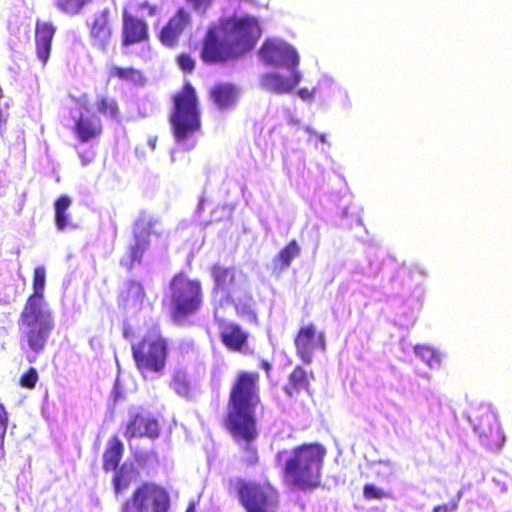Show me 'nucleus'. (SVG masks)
<instances>
[{
	"label": "nucleus",
	"instance_id": "obj_1",
	"mask_svg": "<svg viewBox=\"0 0 512 512\" xmlns=\"http://www.w3.org/2000/svg\"><path fill=\"white\" fill-rule=\"evenodd\" d=\"M261 34L259 22L254 17L222 19L209 26L203 36L200 59L207 65L239 60L255 47Z\"/></svg>",
	"mask_w": 512,
	"mask_h": 512
},
{
	"label": "nucleus",
	"instance_id": "obj_2",
	"mask_svg": "<svg viewBox=\"0 0 512 512\" xmlns=\"http://www.w3.org/2000/svg\"><path fill=\"white\" fill-rule=\"evenodd\" d=\"M260 375L255 371H240L231 385L224 425L238 444L250 449L258 438L256 407L260 404Z\"/></svg>",
	"mask_w": 512,
	"mask_h": 512
},
{
	"label": "nucleus",
	"instance_id": "obj_3",
	"mask_svg": "<svg viewBox=\"0 0 512 512\" xmlns=\"http://www.w3.org/2000/svg\"><path fill=\"white\" fill-rule=\"evenodd\" d=\"M325 455L326 450L319 443H302L295 446L283 464V483L302 491L319 487Z\"/></svg>",
	"mask_w": 512,
	"mask_h": 512
},
{
	"label": "nucleus",
	"instance_id": "obj_4",
	"mask_svg": "<svg viewBox=\"0 0 512 512\" xmlns=\"http://www.w3.org/2000/svg\"><path fill=\"white\" fill-rule=\"evenodd\" d=\"M168 288L167 301L163 300L162 305L174 324L184 325L203 306L202 282L198 278L190 277L185 271H179L170 279Z\"/></svg>",
	"mask_w": 512,
	"mask_h": 512
},
{
	"label": "nucleus",
	"instance_id": "obj_5",
	"mask_svg": "<svg viewBox=\"0 0 512 512\" xmlns=\"http://www.w3.org/2000/svg\"><path fill=\"white\" fill-rule=\"evenodd\" d=\"M173 107L169 117L172 133L177 142L189 140L201 130V116L195 88L186 83L172 97Z\"/></svg>",
	"mask_w": 512,
	"mask_h": 512
},
{
	"label": "nucleus",
	"instance_id": "obj_6",
	"mask_svg": "<svg viewBox=\"0 0 512 512\" xmlns=\"http://www.w3.org/2000/svg\"><path fill=\"white\" fill-rule=\"evenodd\" d=\"M54 328L53 313L49 309L23 308L18 318L22 348L35 354L43 352Z\"/></svg>",
	"mask_w": 512,
	"mask_h": 512
},
{
	"label": "nucleus",
	"instance_id": "obj_7",
	"mask_svg": "<svg viewBox=\"0 0 512 512\" xmlns=\"http://www.w3.org/2000/svg\"><path fill=\"white\" fill-rule=\"evenodd\" d=\"M167 355V341L160 335H145L132 346V356L141 374L162 373L166 366Z\"/></svg>",
	"mask_w": 512,
	"mask_h": 512
},
{
	"label": "nucleus",
	"instance_id": "obj_8",
	"mask_svg": "<svg viewBox=\"0 0 512 512\" xmlns=\"http://www.w3.org/2000/svg\"><path fill=\"white\" fill-rule=\"evenodd\" d=\"M170 496L159 484L144 481L125 500L121 512H168Z\"/></svg>",
	"mask_w": 512,
	"mask_h": 512
},
{
	"label": "nucleus",
	"instance_id": "obj_9",
	"mask_svg": "<svg viewBox=\"0 0 512 512\" xmlns=\"http://www.w3.org/2000/svg\"><path fill=\"white\" fill-rule=\"evenodd\" d=\"M467 418L481 443L489 450H498L505 442L496 414L486 405L472 406Z\"/></svg>",
	"mask_w": 512,
	"mask_h": 512
},
{
	"label": "nucleus",
	"instance_id": "obj_10",
	"mask_svg": "<svg viewBox=\"0 0 512 512\" xmlns=\"http://www.w3.org/2000/svg\"><path fill=\"white\" fill-rule=\"evenodd\" d=\"M237 493L246 512H267L278 499L276 488L269 482L238 480Z\"/></svg>",
	"mask_w": 512,
	"mask_h": 512
},
{
	"label": "nucleus",
	"instance_id": "obj_11",
	"mask_svg": "<svg viewBox=\"0 0 512 512\" xmlns=\"http://www.w3.org/2000/svg\"><path fill=\"white\" fill-rule=\"evenodd\" d=\"M258 54L265 64L275 67L294 70L299 64L297 51L292 46L279 40L267 39L262 44Z\"/></svg>",
	"mask_w": 512,
	"mask_h": 512
},
{
	"label": "nucleus",
	"instance_id": "obj_12",
	"mask_svg": "<svg viewBox=\"0 0 512 512\" xmlns=\"http://www.w3.org/2000/svg\"><path fill=\"white\" fill-rule=\"evenodd\" d=\"M294 345L296 354L302 362L310 364L316 350L324 351L326 349V336L311 322L299 328L294 338Z\"/></svg>",
	"mask_w": 512,
	"mask_h": 512
},
{
	"label": "nucleus",
	"instance_id": "obj_13",
	"mask_svg": "<svg viewBox=\"0 0 512 512\" xmlns=\"http://www.w3.org/2000/svg\"><path fill=\"white\" fill-rule=\"evenodd\" d=\"M123 434L127 440L144 437L156 439L160 435V425L158 420L148 413L133 412L124 425Z\"/></svg>",
	"mask_w": 512,
	"mask_h": 512
},
{
	"label": "nucleus",
	"instance_id": "obj_14",
	"mask_svg": "<svg viewBox=\"0 0 512 512\" xmlns=\"http://www.w3.org/2000/svg\"><path fill=\"white\" fill-rule=\"evenodd\" d=\"M92 45L104 50L113 36V19L111 10L104 8L97 11L87 22Z\"/></svg>",
	"mask_w": 512,
	"mask_h": 512
},
{
	"label": "nucleus",
	"instance_id": "obj_15",
	"mask_svg": "<svg viewBox=\"0 0 512 512\" xmlns=\"http://www.w3.org/2000/svg\"><path fill=\"white\" fill-rule=\"evenodd\" d=\"M190 24V13L184 7H179L160 30L159 41L168 48L176 47L184 30Z\"/></svg>",
	"mask_w": 512,
	"mask_h": 512
},
{
	"label": "nucleus",
	"instance_id": "obj_16",
	"mask_svg": "<svg viewBox=\"0 0 512 512\" xmlns=\"http://www.w3.org/2000/svg\"><path fill=\"white\" fill-rule=\"evenodd\" d=\"M149 39L148 23L137 16L124 11L122 16L121 43L123 46H132Z\"/></svg>",
	"mask_w": 512,
	"mask_h": 512
},
{
	"label": "nucleus",
	"instance_id": "obj_17",
	"mask_svg": "<svg viewBox=\"0 0 512 512\" xmlns=\"http://www.w3.org/2000/svg\"><path fill=\"white\" fill-rule=\"evenodd\" d=\"M56 33V27L52 22L36 20L35 23V50L38 59L46 65L51 54L52 41Z\"/></svg>",
	"mask_w": 512,
	"mask_h": 512
},
{
	"label": "nucleus",
	"instance_id": "obj_18",
	"mask_svg": "<svg viewBox=\"0 0 512 512\" xmlns=\"http://www.w3.org/2000/svg\"><path fill=\"white\" fill-rule=\"evenodd\" d=\"M291 74L288 77L282 76L278 73H266L260 79L261 87L271 93L285 94L291 92L300 82L301 75L294 69L290 70Z\"/></svg>",
	"mask_w": 512,
	"mask_h": 512
},
{
	"label": "nucleus",
	"instance_id": "obj_19",
	"mask_svg": "<svg viewBox=\"0 0 512 512\" xmlns=\"http://www.w3.org/2000/svg\"><path fill=\"white\" fill-rule=\"evenodd\" d=\"M219 335L229 351L242 353L248 347L249 334L236 323L222 325Z\"/></svg>",
	"mask_w": 512,
	"mask_h": 512
},
{
	"label": "nucleus",
	"instance_id": "obj_20",
	"mask_svg": "<svg viewBox=\"0 0 512 512\" xmlns=\"http://www.w3.org/2000/svg\"><path fill=\"white\" fill-rule=\"evenodd\" d=\"M240 91L233 83H218L211 87L208 96L220 110L233 109L238 101Z\"/></svg>",
	"mask_w": 512,
	"mask_h": 512
},
{
	"label": "nucleus",
	"instance_id": "obj_21",
	"mask_svg": "<svg viewBox=\"0 0 512 512\" xmlns=\"http://www.w3.org/2000/svg\"><path fill=\"white\" fill-rule=\"evenodd\" d=\"M213 279V293L226 294L230 297V292L236 285L237 271L234 267H225L221 264H214L210 269Z\"/></svg>",
	"mask_w": 512,
	"mask_h": 512
},
{
	"label": "nucleus",
	"instance_id": "obj_22",
	"mask_svg": "<svg viewBox=\"0 0 512 512\" xmlns=\"http://www.w3.org/2000/svg\"><path fill=\"white\" fill-rule=\"evenodd\" d=\"M73 131L80 142L87 143L98 139L103 127L98 117L81 114L75 121Z\"/></svg>",
	"mask_w": 512,
	"mask_h": 512
},
{
	"label": "nucleus",
	"instance_id": "obj_23",
	"mask_svg": "<svg viewBox=\"0 0 512 512\" xmlns=\"http://www.w3.org/2000/svg\"><path fill=\"white\" fill-rule=\"evenodd\" d=\"M45 284L46 270L43 266H38L33 271V293L28 296L23 308L48 309L44 300Z\"/></svg>",
	"mask_w": 512,
	"mask_h": 512
},
{
	"label": "nucleus",
	"instance_id": "obj_24",
	"mask_svg": "<svg viewBox=\"0 0 512 512\" xmlns=\"http://www.w3.org/2000/svg\"><path fill=\"white\" fill-rule=\"evenodd\" d=\"M311 379H313L312 372L308 373L302 366L296 365L290 372L283 391L289 397L296 396L301 390L309 391Z\"/></svg>",
	"mask_w": 512,
	"mask_h": 512
},
{
	"label": "nucleus",
	"instance_id": "obj_25",
	"mask_svg": "<svg viewBox=\"0 0 512 512\" xmlns=\"http://www.w3.org/2000/svg\"><path fill=\"white\" fill-rule=\"evenodd\" d=\"M124 454V445L118 436H112L103 453L102 468L105 472H111L120 468V462Z\"/></svg>",
	"mask_w": 512,
	"mask_h": 512
},
{
	"label": "nucleus",
	"instance_id": "obj_26",
	"mask_svg": "<svg viewBox=\"0 0 512 512\" xmlns=\"http://www.w3.org/2000/svg\"><path fill=\"white\" fill-rule=\"evenodd\" d=\"M301 254V246L296 239L290 240L273 258L274 269L278 272L286 271L292 261Z\"/></svg>",
	"mask_w": 512,
	"mask_h": 512
},
{
	"label": "nucleus",
	"instance_id": "obj_27",
	"mask_svg": "<svg viewBox=\"0 0 512 512\" xmlns=\"http://www.w3.org/2000/svg\"><path fill=\"white\" fill-rule=\"evenodd\" d=\"M146 296L144 286L136 280H128L117 296L118 305L127 307L130 303H142Z\"/></svg>",
	"mask_w": 512,
	"mask_h": 512
},
{
	"label": "nucleus",
	"instance_id": "obj_28",
	"mask_svg": "<svg viewBox=\"0 0 512 512\" xmlns=\"http://www.w3.org/2000/svg\"><path fill=\"white\" fill-rule=\"evenodd\" d=\"M72 200L68 195L59 196L54 203V219L58 230L64 231L68 227H76L71 223V216L68 210Z\"/></svg>",
	"mask_w": 512,
	"mask_h": 512
},
{
	"label": "nucleus",
	"instance_id": "obj_29",
	"mask_svg": "<svg viewBox=\"0 0 512 512\" xmlns=\"http://www.w3.org/2000/svg\"><path fill=\"white\" fill-rule=\"evenodd\" d=\"M113 471L115 473L112 478V485L115 494L119 495L130 488L136 479L137 471L132 466H127L126 464Z\"/></svg>",
	"mask_w": 512,
	"mask_h": 512
},
{
	"label": "nucleus",
	"instance_id": "obj_30",
	"mask_svg": "<svg viewBox=\"0 0 512 512\" xmlns=\"http://www.w3.org/2000/svg\"><path fill=\"white\" fill-rule=\"evenodd\" d=\"M150 246L149 235L142 236L135 234L134 243L128 248V262H123L127 268H132L136 263H141L145 252Z\"/></svg>",
	"mask_w": 512,
	"mask_h": 512
},
{
	"label": "nucleus",
	"instance_id": "obj_31",
	"mask_svg": "<svg viewBox=\"0 0 512 512\" xmlns=\"http://www.w3.org/2000/svg\"><path fill=\"white\" fill-rule=\"evenodd\" d=\"M109 78L130 82L134 85H142L145 82L144 74L134 67L113 66L109 72Z\"/></svg>",
	"mask_w": 512,
	"mask_h": 512
},
{
	"label": "nucleus",
	"instance_id": "obj_32",
	"mask_svg": "<svg viewBox=\"0 0 512 512\" xmlns=\"http://www.w3.org/2000/svg\"><path fill=\"white\" fill-rule=\"evenodd\" d=\"M93 0H54L56 9L67 16H76L90 5Z\"/></svg>",
	"mask_w": 512,
	"mask_h": 512
},
{
	"label": "nucleus",
	"instance_id": "obj_33",
	"mask_svg": "<svg viewBox=\"0 0 512 512\" xmlns=\"http://www.w3.org/2000/svg\"><path fill=\"white\" fill-rule=\"evenodd\" d=\"M170 387L180 396L191 397L192 387L187 373L176 371L170 382Z\"/></svg>",
	"mask_w": 512,
	"mask_h": 512
},
{
	"label": "nucleus",
	"instance_id": "obj_34",
	"mask_svg": "<svg viewBox=\"0 0 512 512\" xmlns=\"http://www.w3.org/2000/svg\"><path fill=\"white\" fill-rule=\"evenodd\" d=\"M239 317H246L250 320L256 319V313L253 310V296L246 293L243 298L231 300Z\"/></svg>",
	"mask_w": 512,
	"mask_h": 512
},
{
	"label": "nucleus",
	"instance_id": "obj_35",
	"mask_svg": "<svg viewBox=\"0 0 512 512\" xmlns=\"http://www.w3.org/2000/svg\"><path fill=\"white\" fill-rule=\"evenodd\" d=\"M96 108L99 113L110 118L119 116V106L114 98L101 96L96 101Z\"/></svg>",
	"mask_w": 512,
	"mask_h": 512
},
{
	"label": "nucleus",
	"instance_id": "obj_36",
	"mask_svg": "<svg viewBox=\"0 0 512 512\" xmlns=\"http://www.w3.org/2000/svg\"><path fill=\"white\" fill-rule=\"evenodd\" d=\"M414 352L419 356L430 368H434L440 365V355L430 346L427 345H416Z\"/></svg>",
	"mask_w": 512,
	"mask_h": 512
},
{
	"label": "nucleus",
	"instance_id": "obj_37",
	"mask_svg": "<svg viewBox=\"0 0 512 512\" xmlns=\"http://www.w3.org/2000/svg\"><path fill=\"white\" fill-rule=\"evenodd\" d=\"M9 425V414L4 406V404L0 401V459L5 457V437L7 434Z\"/></svg>",
	"mask_w": 512,
	"mask_h": 512
},
{
	"label": "nucleus",
	"instance_id": "obj_38",
	"mask_svg": "<svg viewBox=\"0 0 512 512\" xmlns=\"http://www.w3.org/2000/svg\"><path fill=\"white\" fill-rule=\"evenodd\" d=\"M363 496L366 500H382L385 498H392V494L384 491L383 489L373 485L365 484L363 486Z\"/></svg>",
	"mask_w": 512,
	"mask_h": 512
},
{
	"label": "nucleus",
	"instance_id": "obj_39",
	"mask_svg": "<svg viewBox=\"0 0 512 512\" xmlns=\"http://www.w3.org/2000/svg\"><path fill=\"white\" fill-rule=\"evenodd\" d=\"M39 380V375L34 367L28 368L19 378V385L26 389H33Z\"/></svg>",
	"mask_w": 512,
	"mask_h": 512
},
{
	"label": "nucleus",
	"instance_id": "obj_40",
	"mask_svg": "<svg viewBox=\"0 0 512 512\" xmlns=\"http://www.w3.org/2000/svg\"><path fill=\"white\" fill-rule=\"evenodd\" d=\"M175 61L180 68L181 71L187 74H191L195 69V60L194 58L185 52L179 53Z\"/></svg>",
	"mask_w": 512,
	"mask_h": 512
},
{
	"label": "nucleus",
	"instance_id": "obj_41",
	"mask_svg": "<svg viewBox=\"0 0 512 512\" xmlns=\"http://www.w3.org/2000/svg\"><path fill=\"white\" fill-rule=\"evenodd\" d=\"M458 508V502L451 500L448 503L437 505L433 508L432 512H455Z\"/></svg>",
	"mask_w": 512,
	"mask_h": 512
},
{
	"label": "nucleus",
	"instance_id": "obj_42",
	"mask_svg": "<svg viewBox=\"0 0 512 512\" xmlns=\"http://www.w3.org/2000/svg\"><path fill=\"white\" fill-rule=\"evenodd\" d=\"M138 9H140V10H147V13H148L149 16L156 15V13L158 11V8H157L156 5L150 4L147 1H145L143 3H140L138 5Z\"/></svg>",
	"mask_w": 512,
	"mask_h": 512
},
{
	"label": "nucleus",
	"instance_id": "obj_43",
	"mask_svg": "<svg viewBox=\"0 0 512 512\" xmlns=\"http://www.w3.org/2000/svg\"><path fill=\"white\" fill-rule=\"evenodd\" d=\"M261 367L267 372L269 373L270 370H271V364L267 361V360H262L261 362Z\"/></svg>",
	"mask_w": 512,
	"mask_h": 512
},
{
	"label": "nucleus",
	"instance_id": "obj_44",
	"mask_svg": "<svg viewBox=\"0 0 512 512\" xmlns=\"http://www.w3.org/2000/svg\"><path fill=\"white\" fill-rule=\"evenodd\" d=\"M285 453H286V450H282V451L277 452V454H276V456H275L276 461H277V462L281 461L282 456H283V454H285Z\"/></svg>",
	"mask_w": 512,
	"mask_h": 512
},
{
	"label": "nucleus",
	"instance_id": "obj_45",
	"mask_svg": "<svg viewBox=\"0 0 512 512\" xmlns=\"http://www.w3.org/2000/svg\"><path fill=\"white\" fill-rule=\"evenodd\" d=\"M186 512H195L194 506H193V505H190V506L186 509Z\"/></svg>",
	"mask_w": 512,
	"mask_h": 512
},
{
	"label": "nucleus",
	"instance_id": "obj_46",
	"mask_svg": "<svg viewBox=\"0 0 512 512\" xmlns=\"http://www.w3.org/2000/svg\"><path fill=\"white\" fill-rule=\"evenodd\" d=\"M319 139H320V141H321V142H325V141H326V139H325V135H321V136L319 137Z\"/></svg>",
	"mask_w": 512,
	"mask_h": 512
},
{
	"label": "nucleus",
	"instance_id": "obj_47",
	"mask_svg": "<svg viewBox=\"0 0 512 512\" xmlns=\"http://www.w3.org/2000/svg\"><path fill=\"white\" fill-rule=\"evenodd\" d=\"M299 94H300L301 96H305V93H303V91H299Z\"/></svg>",
	"mask_w": 512,
	"mask_h": 512
},
{
	"label": "nucleus",
	"instance_id": "obj_48",
	"mask_svg": "<svg viewBox=\"0 0 512 512\" xmlns=\"http://www.w3.org/2000/svg\"><path fill=\"white\" fill-rule=\"evenodd\" d=\"M299 94H300L301 96H305V93H303V91H299Z\"/></svg>",
	"mask_w": 512,
	"mask_h": 512
}]
</instances>
